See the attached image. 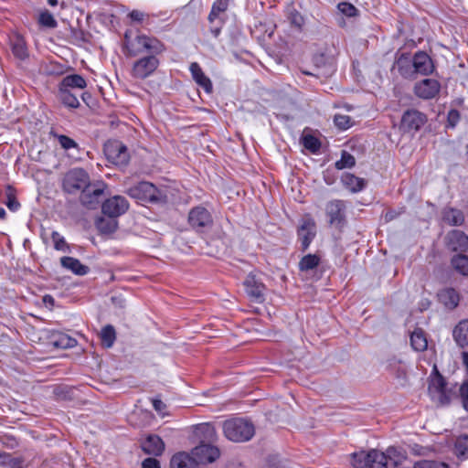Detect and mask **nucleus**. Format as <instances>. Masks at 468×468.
I'll use <instances>...</instances> for the list:
<instances>
[{"mask_svg": "<svg viewBox=\"0 0 468 468\" xmlns=\"http://www.w3.org/2000/svg\"><path fill=\"white\" fill-rule=\"evenodd\" d=\"M127 55L137 57L143 54H161L165 51V45L157 38L146 35H138L130 40L128 34L124 35Z\"/></svg>", "mask_w": 468, "mask_h": 468, "instance_id": "obj_1", "label": "nucleus"}, {"mask_svg": "<svg viewBox=\"0 0 468 468\" xmlns=\"http://www.w3.org/2000/svg\"><path fill=\"white\" fill-rule=\"evenodd\" d=\"M224 436L234 442L249 441L255 434L253 423L243 418L227 420L222 424Z\"/></svg>", "mask_w": 468, "mask_h": 468, "instance_id": "obj_2", "label": "nucleus"}, {"mask_svg": "<svg viewBox=\"0 0 468 468\" xmlns=\"http://www.w3.org/2000/svg\"><path fill=\"white\" fill-rule=\"evenodd\" d=\"M126 194L139 202L159 204L166 201V195L154 184L146 181L129 187Z\"/></svg>", "mask_w": 468, "mask_h": 468, "instance_id": "obj_3", "label": "nucleus"}, {"mask_svg": "<svg viewBox=\"0 0 468 468\" xmlns=\"http://www.w3.org/2000/svg\"><path fill=\"white\" fill-rule=\"evenodd\" d=\"M90 184V176L83 168L69 170L62 179V189L69 194L83 191Z\"/></svg>", "mask_w": 468, "mask_h": 468, "instance_id": "obj_4", "label": "nucleus"}, {"mask_svg": "<svg viewBox=\"0 0 468 468\" xmlns=\"http://www.w3.org/2000/svg\"><path fill=\"white\" fill-rule=\"evenodd\" d=\"M325 215L331 227L342 231L346 226V203L341 199H333L325 205Z\"/></svg>", "mask_w": 468, "mask_h": 468, "instance_id": "obj_5", "label": "nucleus"}, {"mask_svg": "<svg viewBox=\"0 0 468 468\" xmlns=\"http://www.w3.org/2000/svg\"><path fill=\"white\" fill-rule=\"evenodd\" d=\"M428 391L431 399L438 405L444 406L451 401L452 392L447 388L444 378L438 372L430 381Z\"/></svg>", "mask_w": 468, "mask_h": 468, "instance_id": "obj_6", "label": "nucleus"}, {"mask_svg": "<svg viewBox=\"0 0 468 468\" xmlns=\"http://www.w3.org/2000/svg\"><path fill=\"white\" fill-rule=\"evenodd\" d=\"M441 90V82L432 78H425L416 81L412 87V92L415 97L423 101L436 99L440 95Z\"/></svg>", "mask_w": 468, "mask_h": 468, "instance_id": "obj_7", "label": "nucleus"}, {"mask_svg": "<svg viewBox=\"0 0 468 468\" xmlns=\"http://www.w3.org/2000/svg\"><path fill=\"white\" fill-rule=\"evenodd\" d=\"M188 224L197 232H206L211 229L213 218L206 207L197 206L190 209Z\"/></svg>", "mask_w": 468, "mask_h": 468, "instance_id": "obj_8", "label": "nucleus"}, {"mask_svg": "<svg viewBox=\"0 0 468 468\" xmlns=\"http://www.w3.org/2000/svg\"><path fill=\"white\" fill-rule=\"evenodd\" d=\"M106 185L98 181L93 184H90L80 196V201L82 206L88 209H95L100 205L101 198L104 195Z\"/></svg>", "mask_w": 468, "mask_h": 468, "instance_id": "obj_9", "label": "nucleus"}, {"mask_svg": "<svg viewBox=\"0 0 468 468\" xmlns=\"http://www.w3.org/2000/svg\"><path fill=\"white\" fill-rule=\"evenodd\" d=\"M156 55H146L136 60L133 65L132 76L139 80H144L151 76L160 64Z\"/></svg>", "mask_w": 468, "mask_h": 468, "instance_id": "obj_10", "label": "nucleus"}, {"mask_svg": "<svg viewBox=\"0 0 468 468\" xmlns=\"http://www.w3.org/2000/svg\"><path fill=\"white\" fill-rule=\"evenodd\" d=\"M428 121L427 115L416 110L410 109L404 112L401 117L400 128L405 133L419 131Z\"/></svg>", "mask_w": 468, "mask_h": 468, "instance_id": "obj_11", "label": "nucleus"}, {"mask_svg": "<svg viewBox=\"0 0 468 468\" xmlns=\"http://www.w3.org/2000/svg\"><path fill=\"white\" fill-rule=\"evenodd\" d=\"M220 456V451L217 446L211 445L210 442H201L192 450V459L196 463H211L217 461Z\"/></svg>", "mask_w": 468, "mask_h": 468, "instance_id": "obj_12", "label": "nucleus"}, {"mask_svg": "<svg viewBox=\"0 0 468 468\" xmlns=\"http://www.w3.org/2000/svg\"><path fill=\"white\" fill-rule=\"evenodd\" d=\"M104 152L109 161L117 165H123L129 161L127 147L121 142H111L104 146Z\"/></svg>", "mask_w": 468, "mask_h": 468, "instance_id": "obj_13", "label": "nucleus"}, {"mask_svg": "<svg viewBox=\"0 0 468 468\" xmlns=\"http://www.w3.org/2000/svg\"><path fill=\"white\" fill-rule=\"evenodd\" d=\"M129 208L127 199L122 196H114L106 199L101 205V211L109 218H118Z\"/></svg>", "mask_w": 468, "mask_h": 468, "instance_id": "obj_14", "label": "nucleus"}, {"mask_svg": "<svg viewBox=\"0 0 468 468\" xmlns=\"http://www.w3.org/2000/svg\"><path fill=\"white\" fill-rule=\"evenodd\" d=\"M413 69L415 78L418 75L430 76L435 71L432 58L424 51H418L413 55Z\"/></svg>", "mask_w": 468, "mask_h": 468, "instance_id": "obj_15", "label": "nucleus"}, {"mask_svg": "<svg viewBox=\"0 0 468 468\" xmlns=\"http://www.w3.org/2000/svg\"><path fill=\"white\" fill-rule=\"evenodd\" d=\"M299 240L301 241L302 250H306L316 235V225L313 218H306L297 230Z\"/></svg>", "mask_w": 468, "mask_h": 468, "instance_id": "obj_16", "label": "nucleus"}, {"mask_svg": "<svg viewBox=\"0 0 468 468\" xmlns=\"http://www.w3.org/2000/svg\"><path fill=\"white\" fill-rule=\"evenodd\" d=\"M248 296L256 303L264 301L265 285L254 275H248L243 282Z\"/></svg>", "mask_w": 468, "mask_h": 468, "instance_id": "obj_17", "label": "nucleus"}, {"mask_svg": "<svg viewBox=\"0 0 468 468\" xmlns=\"http://www.w3.org/2000/svg\"><path fill=\"white\" fill-rule=\"evenodd\" d=\"M369 458H375V462L383 460L382 452L372 449L368 452L361 451L351 454V464L355 468H368Z\"/></svg>", "mask_w": 468, "mask_h": 468, "instance_id": "obj_18", "label": "nucleus"}, {"mask_svg": "<svg viewBox=\"0 0 468 468\" xmlns=\"http://www.w3.org/2000/svg\"><path fill=\"white\" fill-rule=\"evenodd\" d=\"M447 246L453 251H466L468 250V236L462 230H451L446 237Z\"/></svg>", "mask_w": 468, "mask_h": 468, "instance_id": "obj_19", "label": "nucleus"}, {"mask_svg": "<svg viewBox=\"0 0 468 468\" xmlns=\"http://www.w3.org/2000/svg\"><path fill=\"white\" fill-rule=\"evenodd\" d=\"M141 447L144 453L154 456H160L165 451L163 440L154 434L148 435L142 441Z\"/></svg>", "mask_w": 468, "mask_h": 468, "instance_id": "obj_20", "label": "nucleus"}, {"mask_svg": "<svg viewBox=\"0 0 468 468\" xmlns=\"http://www.w3.org/2000/svg\"><path fill=\"white\" fill-rule=\"evenodd\" d=\"M413 57L408 54H401L396 60V67L399 75L406 80H415V71L413 69Z\"/></svg>", "mask_w": 468, "mask_h": 468, "instance_id": "obj_21", "label": "nucleus"}, {"mask_svg": "<svg viewBox=\"0 0 468 468\" xmlns=\"http://www.w3.org/2000/svg\"><path fill=\"white\" fill-rule=\"evenodd\" d=\"M191 75L196 83L204 89L207 93H210L213 90L212 82L208 77L205 75L201 67L197 62H193L189 67Z\"/></svg>", "mask_w": 468, "mask_h": 468, "instance_id": "obj_22", "label": "nucleus"}, {"mask_svg": "<svg viewBox=\"0 0 468 468\" xmlns=\"http://www.w3.org/2000/svg\"><path fill=\"white\" fill-rule=\"evenodd\" d=\"M60 264L63 268L72 271L76 275L83 276L89 273L90 268L82 264L80 260L64 256L60 259Z\"/></svg>", "mask_w": 468, "mask_h": 468, "instance_id": "obj_23", "label": "nucleus"}, {"mask_svg": "<svg viewBox=\"0 0 468 468\" xmlns=\"http://www.w3.org/2000/svg\"><path fill=\"white\" fill-rule=\"evenodd\" d=\"M438 298L445 307L454 309L460 302V296L453 288H444L438 292Z\"/></svg>", "mask_w": 468, "mask_h": 468, "instance_id": "obj_24", "label": "nucleus"}, {"mask_svg": "<svg viewBox=\"0 0 468 468\" xmlns=\"http://www.w3.org/2000/svg\"><path fill=\"white\" fill-rule=\"evenodd\" d=\"M87 86L86 80L80 74L65 76L58 84L59 88L70 90L71 89L83 90Z\"/></svg>", "mask_w": 468, "mask_h": 468, "instance_id": "obj_25", "label": "nucleus"}, {"mask_svg": "<svg viewBox=\"0 0 468 468\" xmlns=\"http://www.w3.org/2000/svg\"><path fill=\"white\" fill-rule=\"evenodd\" d=\"M441 214L443 221L450 226H462L464 222V215L458 208L445 207Z\"/></svg>", "mask_w": 468, "mask_h": 468, "instance_id": "obj_26", "label": "nucleus"}, {"mask_svg": "<svg viewBox=\"0 0 468 468\" xmlns=\"http://www.w3.org/2000/svg\"><path fill=\"white\" fill-rule=\"evenodd\" d=\"M170 468H198V465L189 454L177 452L171 458Z\"/></svg>", "mask_w": 468, "mask_h": 468, "instance_id": "obj_27", "label": "nucleus"}, {"mask_svg": "<svg viewBox=\"0 0 468 468\" xmlns=\"http://www.w3.org/2000/svg\"><path fill=\"white\" fill-rule=\"evenodd\" d=\"M341 180L344 186L353 193L363 190L367 185V181L364 178L357 177L350 173L344 174Z\"/></svg>", "mask_w": 468, "mask_h": 468, "instance_id": "obj_28", "label": "nucleus"}, {"mask_svg": "<svg viewBox=\"0 0 468 468\" xmlns=\"http://www.w3.org/2000/svg\"><path fill=\"white\" fill-rule=\"evenodd\" d=\"M196 434L200 438L201 442H212L217 439V431L211 423H201L196 428Z\"/></svg>", "mask_w": 468, "mask_h": 468, "instance_id": "obj_29", "label": "nucleus"}, {"mask_svg": "<svg viewBox=\"0 0 468 468\" xmlns=\"http://www.w3.org/2000/svg\"><path fill=\"white\" fill-rule=\"evenodd\" d=\"M452 335L458 346H468V320L461 321L453 329Z\"/></svg>", "mask_w": 468, "mask_h": 468, "instance_id": "obj_30", "label": "nucleus"}, {"mask_svg": "<svg viewBox=\"0 0 468 468\" xmlns=\"http://www.w3.org/2000/svg\"><path fill=\"white\" fill-rule=\"evenodd\" d=\"M410 344L416 351H424L427 348L428 342L423 330L417 328L411 333Z\"/></svg>", "mask_w": 468, "mask_h": 468, "instance_id": "obj_31", "label": "nucleus"}, {"mask_svg": "<svg viewBox=\"0 0 468 468\" xmlns=\"http://www.w3.org/2000/svg\"><path fill=\"white\" fill-rule=\"evenodd\" d=\"M58 98L63 105L68 108L77 109L80 103L75 94L70 90L58 87Z\"/></svg>", "mask_w": 468, "mask_h": 468, "instance_id": "obj_32", "label": "nucleus"}, {"mask_svg": "<svg viewBox=\"0 0 468 468\" xmlns=\"http://www.w3.org/2000/svg\"><path fill=\"white\" fill-rule=\"evenodd\" d=\"M320 261L321 259L317 254H307L300 260L298 267L301 271H309L315 269Z\"/></svg>", "mask_w": 468, "mask_h": 468, "instance_id": "obj_33", "label": "nucleus"}, {"mask_svg": "<svg viewBox=\"0 0 468 468\" xmlns=\"http://www.w3.org/2000/svg\"><path fill=\"white\" fill-rule=\"evenodd\" d=\"M100 336L101 340V345L104 347H112L116 340V332L114 327L112 324L105 325L104 327H102Z\"/></svg>", "mask_w": 468, "mask_h": 468, "instance_id": "obj_34", "label": "nucleus"}, {"mask_svg": "<svg viewBox=\"0 0 468 468\" xmlns=\"http://www.w3.org/2000/svg\"><path fill=\"white\" fill-rule=\"evenodd\" d=\"M96 227L103 234L113 233L118 228V222L115 218H100L96 221Z\"/></svg>", "mask_w": 468, "mask_h": 468, "instance_id": "obj_35", "label": "nucleus"}, {"mask_svg": "<svg viewBox=\"0 0 468 468\" xmlns=\"http://www.w3.org/2000/svg\"><path fill=\"white\" fill-rule=\"evenodd\" d=\"M452 268L463 276H468V256L457 254L452 259Z\"/></svg>", "mask_w": 468, "mask_h": 468, "instance_id": "obj_36", "label": "nucleus"}, {"mask_svg": "<svg viewBox=\"0 0 468 468\" xmlns=\"http://www.w3.org/2000/svg\"><path fill=\"white\" fill-rule=\"evenodd\" d=\"M230 0H216L213 5L211 11L208 15V20L212 23L220 13L227 11Z\"/></svg>", "mask_w": 468, "mask_h": 468, "instance_id": "obj_37", "label": "nucleus"}, {"mask_svg": "<svg viewBox=\"0 0 468 468\" xmlns=\"http://www.w3.org/2000/svg\"><path fill=\"white\" fill-rule=\"evenodd\" d=\"M355 165H356L355 157L346 150L342 151L340 160L336 161L335 164V168L338 170H342L345 168H351V167L355 166Z\"/></svg>", "mask_w": 468, "mask_h": 468, "instance_id": "obj_38", "label": "nucleus"}, {"mask_svg": "<svg viewBox=\"0 0 468 468\" xmlns=\"http://www.w3.org/2000/svg\"><path fill=\"white\" fill-rule=\"evenodd\" d=\"M302 143L304 148L309 150L311 153H317L321 148V142L318 138L312 134H304L302 137Z\"/></svg>", "mask_w": 468, "mask_h": 468, "instance_id": "obj_39", "label": "nucleus"}, {"mask_svg": "<svg viewBox=\"0 0 468 468\" xmlns=\"http://www.w3.org/2000/svg\"><path fill=\"white\" fill-rule=\"evenodd\" d=\"M384 453L387 456V461L393 462L395 466L400 464L406 459L405 454L399 448L388 447Z\"/></svg>", "mask_w": 468, "mask_h": 468, "instance_id": "obj_40", "label": "nucleus"}, {"mask_svg": "<svg viewBox=\"0 0 468 468\" xmlns=\"http://www.w3.org/2000/svg\"><path fill=\"white\" fill-rule=\"evenodd\" d=\"M50 135L58 140V144L64 150L78 148V144L67 135L58 134L53 131L50 132Z\"/></svg>", "mask_w": 468, "mask_h": 468, "instance_id": "obj_41", "label": "nucleus"}, {"mask_svg": "<svg viewBox=\"0 0 468 468\" xmlns=\"http://www.w3.org/2000/svg\"><path fill=\"white\" fill-rule=\"evenodd\" d=\"M454 453L458 457L465 456L468 453V436L463 435L456 439L454 443Z\"/></svg>", "mask_w": 468, "mask_h": 468, "instance_id": "obj_42", "label": "nucleus"}, {"mask_svg": "<svg viewBox=\"0 0 468 468\" xmlns=\"http://www.w3.org/2000/svg\"><path fill=\"white\" fill-rule=\"evenodd\" d=\"M38 23L41 26L48 28H55L58 27V22L54 18L53 15L48 10H45L40 13L38 17Z\"/></svg>", "mask_w": 468, "mask_h": 468, "instance_id": "obj_43", "label": "nucleus"}, {"mask_svg": "<svg viewBox=\"0 0 468 468\" xmlns=\"http://www.w3.org/2000/svg\"><path fill=\"white\" fill-rule=\"evenodd\" d=\"M288 19L292 27H295L299 31L303 30V27L304 25V17L301 15L300 12L295 9L292 10L288 16Z\"/></svg>", "mask_w": 468, "mask_h": 468, "instance_id": "obj_44", "label": "nucleus"}, {"mask_svg": "<svg viewBox=\"0 0 468 468\" xmlns=\"http://www.w3.org/2000/svg\"><path fill=\"white\" fill-rule=\"evenodd\" d=\"M413 468H449V465L443 462L422 460L416 462Z\"/></svg>", "mask_w": 468, "mask_h": 468, "instance_id": "obj_45", "label": "nucleus"}, {"mask_svg": "<svg viewBox=\"0 0 468 468\" xmlns=\"http://www.w3.org/2000/svg\"><path fill=\"white\" fill-rule=\"evenodd\" d=\"M337 8L343 15H345L347 17H354L358 15L357 8L348 2L339 3Z\"/></svg>", "mask_w": 468, "mask_h": 468, "instance_id": "obj_46", "label": "nucleus"}, {"mask_svg": "<svg viewBox=\"0 0 468 468\" xmlns=\"http://www.w3.org/2000/svg\"><path fill=\"white\" fill-rule=\"evenodd\" d=\"M334 123L341 130H346L352 126V119L348 115L335 114L334 117Z\"/></svg>", "mask_w": 468, "mask_h": 468, "instance_id": "obj_47", "label": "nucleus"}, {"mask_svg": "<svg viewBox=\"0 0 468 468\" xmlns=\"http://www.w3.org/2000/svg\"><path fill=\"white\" fill-rule=\"evenodd\" d=\"M77 344L76 339L67 335H59L58 340L54 342V345L58 347L61 348H70L75 346Z\"/></svg>", "mask_w": 468, "mask_h": 468, "instance_id": "obj_48", "label": "nucleus"}, {"mask_svg": "<svg viewBox=\"0 0 468 468\" xmlns=\"http://www.w3.org/2000/svg\"><path fill=\"white\" fill-rule=\"evenodd\" d=\"M12 51L15 57L25 59L28 54L25 43L22 40H17L12 46Z\"/></svg>", "mask_w": 468, "mask_h": 468, "instance_id": "obj_49", "label": "nucleus"}, {"mask_svg": "<svg viewBox=\"0 0 468 468\" xmlns=\"http://www.w3.org/2000/svg\"><path fill=\"white\" fill-rule=\"evenodd\" d=\"M51 239L54 243L55 250L65 251L68 249L65 239L58 231H53L51 233Z\"/></svg>", "mask_w": 468, "mask_h": 468, "instance_id": "obj_50", "label": "nucleus"}, {"mask_svg": "<svg viewBox=\"0 0 468 468\" xmlns=\"http://www.w3.org/2000/svg\"><path fill=\"white\" fill-rule=\"evenodd\" d=\"M388 367L391 371L396 372L398 378H402L406 374L404 367L401 366V361L397 360L395 357L388 361Z\"/></svg>", "mask_w": 468, "mask_h": 468, "instance_id": "obj_51", "label": "nucleus"}, {"mask_svg": "<svg viewBox=\"0 0 468 468\" xmlns=\"http://www.w3.org/2000/svg\"><path fill=\"white\" fill-rule=\"evenodd\" d=\"M461 120V114L459 111L455 109H452L448 112L447 114V122H446V128H455L458 122Z\"/></svg>", "mask_w": 468, "mask_h": 468, "instance_id": "obj_52", "label": "nucleus"}, {"mask_svg": "<svg viewBox=\"0 0 468 468\" xmlns=\"http://www.w3.org/2000/svg\"><path fill=\"white\" fill-rule=\"evenodd\" d=\"M460 395L463 408L468 411V380L463 382L460 387Z\"/></svg>", "mask_w": 468, "mask_h": 468, "instance_id": "obj_53", "label": "nucleus"}, {"mask_svg": "<svg viewBox=\"0 0 468 468\" xmlns=\"http://www.w3.org/2000/svg\"><path fill=\"white\" fill-rule=\"evenodd\" d=\"M5 205L11 211H16L20 207V203L11 192L7 194Z\"/></svg>", "mask_w": 468, "mask_h": 468, "instance_id": "obj_54", "label": "nucleus"}, {"mask_svg": "<svg viewBox=\"0 0 468 468\" xmlns=\"http://www.w3.org/2000/svg\"><path fill=\"white\" fill-rule=\"evenodd\" d=\"M142 468H161V465L157 459L148 457L142 462Z\"/></svg>", "mask_w": 468, "mask_h": 468, "instance_id": "obj_55", "label": "nucleus"}, {"mask_svg": "<svg viewBox=\"0 0 468 468\" xmlns=\"http://www.w3.org/2000/svg\"><path fill=\"white\" fill-rule=\"evenodd\" d=\"M383 460L381 462H375V458H369V466L368 468H387V456L384 452H382Z\"/></svg>", "mask_w": 468, "mask_h": 468, "instance_id": "obj_56", "label": "nucleus"}, {"mask_svg": "<svg viewBox=\"0 0 468 468\" xmlns=\"http://www.w3.org/2000/svg\"><path fill=\"white\" fill-rule=\"evenodd\" d=\"M410 453L416 456H422L426 454V448L419 444H413L410 446Z\"/></svg>", "mask_w": 468, "mask_h": 468, "instance_id": "obj_57", "label": "nucleus"}, {"mask_svg": "<svg viewBox=\"0 0 468 468\" xmlns=\"http://www.w3.org/2000/svg\"><path fill=\"white\" fill-rule=\"evenodd\" d=\"M144 14L139 10H133L129 14V17L135 22H142L144 18Z\"/></svg>", "mask_w": 468, "mask_h": 468, "instance_id": "obj_58", "label": "nucleus"}, {"mask_svg": "<svg viewBox=\"0 0 468 468\" xmlns=\"http://www.w3.org/2000/svg\"><path fill=\"white\" fill-rule=\"evenodd\" d=\"M153 406L154 409L160 413H162L166 408L165 404L161 399H154L153 400Z\"/></svg>", "mask_w": 468, "mask_h": 468, "instance_id": "obj_59", "label": "nucleus"}, {"mask_svg": "<svg viewBox=\"0 0 468 468\" xmlns=\"http://www.w3.org/2000/svg\"><path fill=\"white\" fill-rule=\"evenodd\" d=\"M398 216V213L394 210H389L385 214V220L391 221Z\"/></svg>", "mask_w": 468, "mask_h": 468, "instance_id": "obj_60", "label": "nucleus"}, {"mask_svg": "<svg viewBox=\"0 0 468 468\" xmlns=\"http://www.w3.org/2000/svg\"><path fill=\"white\" fill-rule=\"evenodd\" d=\"M10 454L2 452L0 453V465H5L8 462Z\"/></svg>", "mask_w": 468, "mask_h": 468, "instance_id": "obj_61", "label": "nucleus"}, {"mask_svg": "<svg viewBox=\"0 0 468 468\" xmlns=\"http://www.w3.org/2000/svg\"><path fill=\"white\" fill-rule=\"evenodd\" d=\"M81 99L82 101L87 104V105H90L89 104V100L91 99V94L90 92H83L81 94Z\"/></svg>", "mask_w": 468, "mask_h": 468, "instance_id": "obj_62", "label": "nucleus"}, {"mask_svg": "<svg viewBox=\"0 0 468 468\" xmlns=\"http://www.w3.org/2000/svg\"><path fill=\"white\" fill-rule=\"evenodd\" d=\"M463 364L465 365V367L468 370V352L463 353Z\"/></svg>", "mask_w": 468, "mask_h": 468, "instance_id": "obj_63", "label": "nucleus"}, {"mask_svg": "<svg viewBox=\"0 0 468 468\" xmlns=\"http://www.w3.org/2000/svg\"><path fill=\"white\" fill-rule=\"evenodd\" d=\"M211 32L214 35V37H218L220 33L219 27L211 28Z\"/></svg>", "mask_w": 468, "mask_h": 468, "instance_id": "obj_64", "label": "nucleus"}]
</instances>
